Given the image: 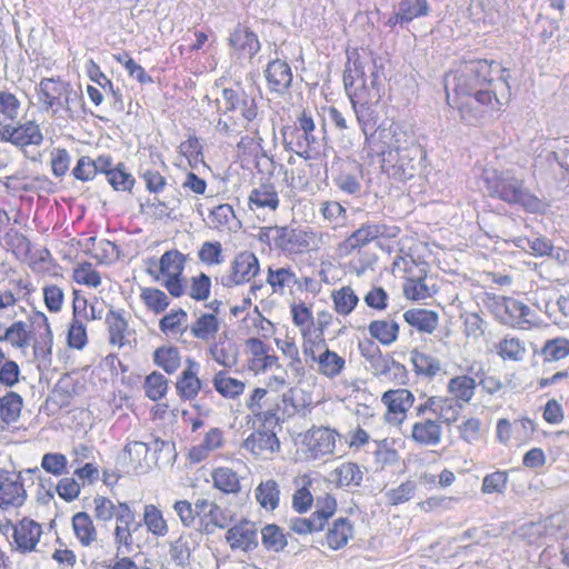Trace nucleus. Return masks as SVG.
I'll use <instances>...</instances> for the list:
<instances>
[{
	"label": "nucleus",
	"mask_w": 569,
	"mask_h": 569,
	"mask_svg": "<svg viewBox=\"0 0 569 569\" xmlns=\"http://www.w3.org/2000/svg\"><path fill=\"white\" fill-rule=\"evenodd\" d=\"M509 78L507 69L496 61H467L446 78L448 104L459 111L462 121L476 123L509 102Z\"/></svg>",
	"instance_id": "obj_1"
},
{
	"label": "nucleus",
	"mask_w": 569,
	"mask_h": 569,
	"mask_svg": "<svg viewBox=\"0 0 569 569\" xmlns=\"http://www.w3.org/2000/svg\"><path fill=\"white\" fill-rule=\"evenodd\" d=\"M368 156L379 157L382 171L398 181L416 177L426 158L412 136L395 123L373 131L368 138Z\"/></svg>",
	"instance_id": "obj_2"
},
{
	"label": "nucleus",
	"mask_w": 569,
	"mask_h": 569,
	"mask_svg": "<svg viewBox=\"0 0 569 569\" xmlns=\"http://www.w3.org/2000/svg\"><path fill=\"white\" fill-rule=\"evenodd\" d=\"M217 110L220 114L214 126L217 133L229 137L244 129L260 144L262 138L259 134L258 106L243 88H224L217 99Z\"/></svg>",
	"instance_id": "obj_3"
},
{
	"label": "nucleus",
	"mask_w": 569,
	"mask_h": 569,
	"mask_svg": "<svg viewBox=\"0 0 569 569\" xmlns=\"http://www.w3.org/2000/svg\"><path fill=\"white\" fill-rule=\"evenodd\" d=\"M480 180L490 197L510 206H519L531 213L541 212L545 208L543 202L526 187L523 178L512 169L498 170L486 167Z\"/></svg>",
	"instance_id": "obj_4"
},
{
	"label": "nucleus",
	"mask_w": 569,
	"mask_h": 569,
	"mask_svg": "<svg viewBox=\"0 0 569 569\" xmlns=\"http://www.w3.org/2000/svg\"><path fill=\"white\" fill-rule=\"evenodd\" d=\"M40 109L58 116L63 111L73 119L82 110V96L72 86L60 78H43L36 87Z\"/></svg>",
	"instance_id": "obj_5"
},
{
	"label": "nucleus",
	"mask_w": 569,
	"mask_h": 569,
	"mask_svg": "<svg viewBox=\"0 0 569 569\" xmlns=\"http://www.w3.org/2000/svg\"><path fill=\"white\" fill-rule=\"evenodd\" d=\"M186 256L177 249L166 251L159 260V276L156 280L163 279L162 284L168 292L179 298L186 293V281L182 272L186 264Z\"/></svg>",
	"instance_id": "obj_6"
},
{
	"label": "nucleus",
	"mask_w": 569,
	"mask_h": 569,
	"mask_svg": "<svg viewBox=\"0 0 569 569\" xmlns=\"http://www.w3.org/2000/svg\"><path fill=\"white\" fill-rule=\"evenodd\" d=\"M39 469L29 468L20 472L0 470V508H19L27 500V491L23 486V475H29L33 481V476Z\"/></svg>",
	"instance_id": "obj_7"
},
{
	"label": "nucleus",
	"mask_w": 569,
	"mask_h": 569,
	"mask_svg": "<svg viewBox=\"0 0 569 569\" xmlns=\"http://www.w3.org/2000/svg\"><path fill=\"white\" fill-rule=\"evenodd\" d=\"M400 233V228L386 223L367 222L361 224L353 231L341 244L340 250L345 254H351L353 251L361 249L371 241L379 238H396Z\"/></svg>",
	"instance_id": "obj_8"
},
{
	"label": "nucleus",
	"mask_w": 569,
	"mask_h": 569,
	"mask_svg": "<svg viewBox=\"0 0 569 569\" xmlns=\"http://www.w3.org/2000/svg\"><path fill=\"white\" fill-rule=\"evenodd\" d=\"M487 307L503 325L516 327L528 323L531 313L530 307L510 297H488Z\"/></svg>",
	"instance_id": "obj_9"
},
{
	"label": "nucleus",
	"mask_w": 569,
	"mask_h": 569,
	"mask_svg": "<svg viewBox=\"0 0 569 569\" xmlns=\"http://www.w3.org/2000/svg\"><path fill=\"white\" fill-rule=\"evenodd\" d=\"M260 272L257 256L248 250L239 252L230 263L229 272L223 274L220 283L232 288L250 282Z\"/></svg>",
	"instance_id": "obj_10"
},
{
	"label": "nucleus",
	"mask_w": 569,
	"mask_h": 569,
	"mask_svg": "<svg viewBox=\"0 0 569 569\" xmlns=\"http://www.w3.org/2000/svg\"><path fill=\"white\" fill-rule=\"evenodd\" d=\"M316 233L312 230L276 227L274 246L289 254H298L310 250L315 246Z\"/></svg>",
	"instance_id": "obj_11"
},
{
	"label": "nucleus",
	"mask_w": 569,
	"mask_h": 569,
	"mask_svg": "<svg viewBox=\"0 0 569 569\" xmlns=\"http://www.w3.org/2000/svg\"><path fill=\"white\" fill-rule=\"evenodd\" d=\"M134 522L136 516L129 505L120 502L119 515H117V525L113 532L117 556L120 553H129L133 550L132 532L140 527V523Z\"/></svg>",
	"instance_id": "obj_12"
},
{
	"label": "nucleus",
	"mask_w": 569,
	"mask_h": 569,
	"mask_svg": "<svg viewBox=\"0 0 569 569\" xmlns=\"http://www.w3.org/2000/svg\"><path fill=\"white\" fill-rule=\"evenodd\" d=\"M381 401L387 407L386 420L400 425L406 419L407 411L412 407L415 396L408 389L388 390L382 395Z\"/></svg>",
	"instance_id": "obj_13"
},
{
	"label": "nucleus",
	"mask_w": 569,
	"mask_h": 569,
	"mask_svg": "<svg viewBox=\"0 0 569 569\" xmlns=\"http://www.w3.org/2000/svg\"><path fill=\"white\" fill-rule=\"evenodd\" d=\"M284 142L288 149L306 160H318L323 156L325 143L315 133L290 131L284 133Z\"/></svg>",
	"instance_id": "obj_14"
},
{
	"label": "nucleus",
	"mask_w": 569,
	"mask_h": 569,
	"mask_svg": "<svg viewBox=\"0 0 569 569\" xmlns=\"http://www.w3.org/2000/svg\"><path fill=\"white\" fill-rule=\"evenodd\" d=\"M363 179L362 166L355 160H341L333 174L335 186L343 193L358 194Z\"/></svg>",
	"instance_id": "obj_15"
},
{
	"label": "nucleus",
	"mask_w": 569,
	"mask_h": 569,
	"mask_svg": "<svg viewBox=\"0 0 569 569\" xmlns=\"http://www.w3.org/2000/svg\"><path fill=\"white\" fill-rule=\"evenodd\" d=\"M366 70L370 71L363 87L356 86L347 91L349 97H360L369 99V101H380L386 92V74L382 66L378 63H369Z\"/></svg>",
	"instance_id": "obj_16"
},
{
	"label": "nucleus",
	"mask_w": 569,
	"mask_h": 569,
	"mask_svg": "<svg viewBox=\"0 0 569 569\" xmlns=\"http://www.w3.org/2000/svg\"><path fill=\"white\" fill-rule=\"evenodd\" d=\"M226 539L233 550H252L258 546V528L254 522L240 521L227 531Z\"/></svg>",
	"instance_id": "obj_17"
},
{
	"label": "nucleus",
	"mask_w": 569,
	"mask_h": 569,
	"mask_svg": "<svg viewBox=\"0 0 569 569\" xmlns=\"http://www.w3.org/2000/svg\"><path fill=\"white\" fill-rule=\"evenodd\" d=\"M279 204V193L272 183H261L248 197V207L253 212H274Z\"/></svg>",
	"instance_id": "obj_18"
},
{
	"label": "nucleus",
	"mask_w": 569,
	"mask_h": 569,
	"mask_svg": "<svg viewBox=\"0 0 569 569\" xmlns=\"http://www.w3.org/2000/svg\"><path fill=\"white\" fill-rule=\"evenodd\" d=\"M208 352L218 365L224 368H232L238 363L239 348L227 332L218 336L209 346Z\"/></svg>",
	"instance_id": "obj_19"
},
{
	"label": "nucleus",
	"mask_w": 569,
	"mask_h": 569,
	"mask_svg": "<svg viewBox=\"0 0 569 569\" xmlns=\"http://www.w3.org/2000/svg\"><path fill=\"white\" fill-rule=\"evenodd\" d=\"M353 111L357 117V121L360 126V129L362 133L365 134V146L363 151L368 153L369 151V144H368V138L371 137V131L376 126V111L373 109V106L379 103V101H369V99L365 98L363 96L360 97H349Z\"/></svg>",
	"instance_id": "obj_20"
},
{
	"label": "nucleus",
	"mask_w": 569,
	"mask_h": 569,
	"mask_svg": "<svg viewBox=\"0 0 569 569\" xmlns=\"http://www.w3.org/2000/svg\"><path fill=\"white\" fill-rule=\"evenodd\" d=\"M243 448L262 459H269L280 449V442L274 432L256 431L243 442Z\"/></svg>",
	"instance_id": "obj_21"
},
{
	"label": "nucleus",
	"mask_w": 569,
	"mask_h": 569,
	"mask_svg": "<svg viewBox=\"0 0 569 569\" xmlns=\"http://www.w3.org/2000/svg\"><path fill=\"white\" fill-rule=\"evenodd\" d=\"M200 365L192 358L186 360V368L177 380L176 388L182 399L191 400L201 389V380L198 377Z\"/></svg>",
	"instance_id": "obj_22"
},
{
	"label": "nucleus",
	"mask_w": 569,
	"mask_h": 569,
	"mask_svg": "<svg viewBox=\"0 0 569 569\" xmlns=\"http://www.w3.org/2000/svg\"><path fill=\"white\" fill-rule=\"evenodd\" d=\"M565 517L560 513L551 515L538 522H531L527 526L525 535L530 542L539 543L547 538H556L563 527Z\"/></svg>",
	"instance_id": "obj_23"
},
{
	"label": "nucleus",
	"mask_w": 569,
	"mask_h": 569,
	"mask_svg": "<svg viewBox=\"0 0 569 569\" xmlns=\"http://www.w3.org/2000/svg\"><path fill=\"white\" fill-rule=\"evenodd\" d=\"M41 535V526L31 519L24 518L13 526V540L22 552L34 550Z\"/></svg>",
	"instance_id": "obj_24"
},
{
	"label": "nucleus",
	"mask_w": 569,
	"mask_h": 569,
	"mask_svg": "<svg viewBox=\"0 0 569 569\" xmlns=\"http://www.w3.org/2000/svg\"><path fill=\"white\" fill-rule=\"evenodd\" d=\"M207 224L217 231L237 232L241 221L237 218L231 204L222 203L212 208L208 214Z\"/></svg>",
	"instance_id": "obj_25"
},
{
	"label": "nucleus",
	"mask_w": 569,
	"mask_h": 569,
	"mask_svg": "<svg viewBox=\"0 0 569 569\" xmlns=\"http://www.w3.org/2000/svg\"><path fill=\"white\" fill-rule=\"evenodd\" d=\"M411 439L421 446H438L442 439L441 425L432 419L415 422L411 428Z\"/></svg>",
	"instance_id": "obj_26"
},
{
	"label": "nucleus",
	"mask_w": 569,
	"mask_h": 569,
	"mask_svg": "<svg viewBox=\"0 0 569 569\" xmlns=\"http://www.w3.org/2000/svg\"><path fill=\"white\" fill-rule=\"evenodd\" d=\"M229 44L249 59H252L261 48L258 36L243 26H238L230 34Z\"/></svg>",
	"instance_id": "obj_27"
},
{
	"label": "nucleus",
	"mask_w": 569,
	"mask_h": 569,
	"mask_svg": "<svg viewBox=\"0 0 569 569\" xmlns=\"http://www.w3.org/2000/svg\"><path fill=\"white\" fill-rule=\"evenodd\" d=\"M369 63H377V60L369 56H358L352 62L349 60L343 73L346 91L356 86L363 87L370 71L366 70Z\"/></svg>",
	"instance_id": "obj_28"
},
{
	"label": "nucleus",
	"mask_w": 569,
	"mask_h": 569,
	"mask_svg": "<svg viewBox=\"0 0 569 569\" xmlns=\"http://www.w3.org/2000/svg\"><path fill=\"white\" fill-rule=\"evenodd\" d=\"M264 73L270 89L276 92L286 91L292 82L290 66L280 59L269 62Z\"/></svg>",
	"instance_id": "obj_29"
},
{
	"label": "nucleus",
	"mask_w": 569,
	"mask_h": 569,
	"mask_svg": "<svg viewBox=\"0 0 569 569\" xmlns=\"http://www.w3.org/2000/svg\"><path fill=\"white\" fill-rule=\"evenodd\" d=\"M33 322L39 327H43L44 329V332L40 335L39 339H37L33 345L34 356L37 359L49 363L51 361L53 339L49 320L44 313L38 312L34 316Z\"/></svg>",
	"instance_id": "obj_30"
},
{
	"label": "nucleus",
	"mask_w": 569,
	"mask_h": 569,
	"mask_svg": "<svg viewBox=\"0 0 569 569\" xmlns=\"http://www.w3.org/2000/svg\"><path fill=\"white\" fill-rule=\"evenodd\" d=\"M313 362L318 365L317 372L328 379L337 378L346 368L345 358L329 348H325Z\"/></svg>",
	"instance_id": "obj_31"
},
{
	"label": "nucleus",
	"mask_w": 569,
	"mask_h": 569,
	"mask_svg": "<svg viewBox=\"0 0 569 569\" xmlns=\"http://www.w3.org/2000/svg\"><path fill=\"white\" fill-rule=\"evenodd\" d=\"M353 536V527L348 518H338L328 528L326 542L332 550H339L347 546Z\"/></svg>",
	"instance_id": "obj_32"
},
{
	"label": "nucleus",
	"mask_w": 569,
	"mask_h": 569,
	"mask_svg": "<svg viewBox=\"0 0 569 569\" xmlns=\"http://www.w3.org/2000/svg\"><path fill=\"white\" fill-rule=\"evenodd\" d=\"M266 281L273 293L283 295L298 283V276L290 267H269Z\"/></svg>",
	"instance_id": "obj_33"
},
{
	"label": "nucleus",
	"mask_w": 569,
	"mask_h": 569,
	"mask_svg": "<svg viewBox=\"0 0 569 569\" xmlns=\"http://www.w3.org/2000/svg\"><path fill=\"white\" fill-rule=\"evenodd\" d=\"M339 435L328 428L313 429L310 435V449L315 456H326L335 452L336 441Z\"/></svg>",
	"instance_id": "obj_34"
},
{
	"label": "nucleus",
	"mask_w": 569,
	"mask_h": 569,
	"mask_svg": "<svg viewBox=\"0 0 569 569\" xmlns=\"http://www.w3.org/2000/svg\"><path fill=\"white\" fill-rule=\"evenodd\" d=\"M223 446V432L219 428H211L202 441L190 449V459L194 462L204 460L210 452Z\"/></svg>",
	"instance_id": "obj_35"
},
{
	"label": "nucleus",
	"mask_w": 569,
	"mask_h": 569,
	"mask_svg": "<svg viewBox=\"0 0 569 569\" xmlns=\"http://www.w3.org/2000/svg\"><path fill=\"white\" fill-rule=\"evenodd\" d=\"M233 519V513L226 508H221L216 502L212 503L208 512L203 515V519L200 521L201 531L210 535L213 533L217 528H227Z\"/></svg>",
	"instance_id": "obj_36"
},
{
	"label": "nucleus",
	"mask_w": 569,
	"mask_h": 569,
	"mask_svg": "<svg viewBox=\"0 0 569 569\" xmlns=\"http://www.w3.org/2000/svg\"><path fill=\"white\" fill-rule=\"evenodd\" d=\"M405 320L421 332L432 333L438 327V315L427 309H411L403 313Z\"/></svg>",
	"instance_id": "obj_37"
},
{
	"label": "nucleus",
	"mask_w": 569,
	"mask_h": 569,
	"mask_svg": "<svg viewBox=\"0 0 569 569\" xmlns=\"http://www.w3.org/2000/svg\"><path fill=\"white\" fill-rule=\"evenodd\" d=\"M213 387L223 398L236 399L244 391L243 381L232 378L227 371H218L212 379Z\"/></svg>",
	"instance_id": "obj_38"
},
{
	"label": "nucleus",
	"mask_w": 569,
	"mask_h": 569,
	"mask_svg": "<svg viewBox=\"0 0 569 569\" xmlns=\"http://www.w3.org/2000/svg\"><path fill=\"white\" fill-rule=\"evenodd\" d=\"M106 323L109 333V343L119 348L126 345L128 322L120 311L110 310L106 316Z\"/></svg>",
	"instance_id": "obj_39"
},
{
	"label": "nucleus",
	"mask_w": 569,
	"mask_h": 569,
	"mask_svg": "<svg viewBox=\"0 0 569 569\" xmlns=\"http://www.w3.org/2000/svg\"><path fill=\"white\" fill-rule=\"evenodd\" d=\"M513 244L535 257L552 256L555 247L552 242L542 236L532 238L518 237L512 240Z\"/></svg>",
	"instance_id": "obj_40"
},
{
	"label": "nucleus",
	"mask_w": 569,
	"mask_h": 569,
	"mask_svg": "<svg viewBox=\"0 0 569 569\" xmlns=\"http://www.w3.org/2000/svg\"><path fill=\"white\" fill-rule=\"evenodd\" d=\"M72 528L76 537L83 547H89L97 540V530L87 512H78L72 517Z\"/></svg>",
	"instance_id": "obj_41"
},
{
	"label": "nucleus",
	"mask_w": 569,
	"mask_h": 569,
	"mask_svg": "<svg viewBox=\"0 0 569 569\" xmlns=\"http://www.w3.org/2000/svg\"><path fill=\"white\" fill-rule=\"evenodd\" d=\"M369 333L385 346L393 343L399 333V325L392 319L375 320L368 327Z\"/></svg>",
	"instance_id": "obj_42"
},
{
	"label": "nucleus",
	"mask_w": 569,
	"mask_h": 569,
	"mask_svg": "<svg viewBox=\"0 0 569 569\" xmlns=\"http://www.w3.org/2000/svg\"><path fill=\"white\" fill-rule=\"evenodd\" d=\"M476 387V379L463 375L451 378L447 388L455 400L467 403L472 399Z\"/></svg>",
	"instance_id": "obj_43"
},
{
	"label": "nucleus",
	"mask_w": 569,
	"mask_h": 569,
	"mask_svg": "<svg viewBox=\"0 0 569 569\" xmlns=\"http://www.w3.org/2000/svg\"><path fill=\"white\" fill-rule=\"evenodd\" d=\"M410 362L413 366L415 372L419 376L433 378L441 370V362L439 359L425 352H420L417 349H413L410 352Z\"/></svg>",
	"instance_id": "obj_44"
},
{
	"label": "nucleus",
	"mask_w": 569,
	"mask_h": 569,
	"mask_svg": "<svg viewBox=\"0 0 569 569\" xmlns=\"http://www.w3.org/2000/svg\"><path fill=\"white\" fill-rule=\"evenodd\" d=\"M254 495L258 503L267 510H274L279 506L280 489L273 479L260 482Z\"/></svg>",
	"instance_id": "obj_45"
},
{
	"label": "nucleus",
	"mask_w": 569,
	"mask_h": 569,
	"mask_svg": "<svg viewBox=\"0 0 569 569\" xmlns=\"http://www.w3.org/2000/svg\"><path fill=\"white\" fill-rule=\"evenodd\" d=\"M219 320L212 313H202L190 327L191 335L202 341L214 338L219 331Z\"/></svg>",
	"instance_id": "obj_46"
},
{
	"label": "nucleus",
	"mask_w": 569,
	"mask_h": 569,
	"mask_svg": "<svg viewBox=\"0 0 569 569\" xmlns=\"http://www.w3.org/2000/svg\"><path fill=\"white\" fill-rule=\"evenodd\" d=\"M333 481L339 487H358L362 482L363 472L355 462H343L332 471Z\"/></svg>",
	"instance_id": "obj_47"
},
{
	"label": "nucleus",
	"mask_w": 569,
	"mask_h": 569,
	"mask_svg": "<svg viewBox=\"0 0 569 569\" xmlns=\"http://www.w3.org/2000/svg\"><path fill=\"white\" fill-rule=\"evenodd\" d=\"M327 321L323 323L320 322V328H316L308 332L301 333L302 336V352L306 357H309L312 361H315L318 355L325 350L327 347L326 340L323 338V328Z\"/></svg>",
	"instance_id": "obj_48"
},
{
	"label": "nucleus",
	"mask_w": 569,
	"mask_h": 569,
	"mask_svg": "<svg viewBox=\"0 0 569 569\" xmlns=\"http://www.w3.org/2000/svg\"><path fill=\"white\" fill-rule=\"evenodd\" d=\"M23 400L20 395L8 391L0 398V418L3 422L10 425L18 421Z\"/></svg>",
	"instance_id": "obj_49"
},
{
	"label": "nucleus",
	"mask_w": 569,
	"mask_h": 569,
	"mask_svg": "<svg viewBox=\"0 0 569 569\" xmlns=\"http://www.w3.org/2000/svg\"><path fill=\"white\" fill-rule=\"evenodd\" d=\"M213 486L224 493H238L241 490L240 479L232 469L219 467L212 471Z\"/></svg>",
	"instance_id": "obj_50"
},
{
	"label": "nucleus",
	"mask_w": 569,
	"mask_h": 569,
	"mask_svg": "<svg viewBox=\"0 0 569 569\" xmlns=\"http://www.w3.org/2000/svg\"><path fill=\"white\" fill-rule=\"evenodd\" d=\"M143 522L147 530L156 537H164L169 532L168 523L161 510L154 505L144 506Z\"/></svg>",
	"instance_id": "obj_51"
},
{
	"label": "nucleus",
	"mask_w": 569,
	"mask_h": 569,
	"mask_svg": "<svg viewBox=\"0 0 569 569\" xmlns=\"http://www.w3.org/2000/svg\"><path fill=\"white\" fill-rule=\"evenodd\" d=\"M369 363L373 375L377 377H388L393 373L395 377L399 376L400 378H405L407 375V370L403 365L390 357L383 356L382 353L372 359Z\"/></svg>",
	"instance_id": "obj_52"
},
{
	"label": "nucleus",
	"mask_w": 569,
	"mask_h": 569,
	"mask_svg": "<svg viewBox=\"0 0 569 569\" xmlns=\"http://www.w3.org/2000/svg\"><path fill=\"white\" fill-rule=\"evenodd\" d=\"M89 76L92 81L97 82L111 97L112 107L118 111H122L124 106L120 89L116 88L112 81L96 64H93V70L89 71Z\"/></svg>",
	"instance_id": "obj_53"
},
{
	"label": "nucleus",
	"mask_w": 569,
	"mask_h": 569,
	"mask_svg": "<svg viewBox=\"0 0 569 569\" xmlns=\"http://www.w3.org/2000/svg\"><path fill=\"white\" fill-rule=\"evenodd\" d=\"M401 20L410 23L415 19L429 16L431 9L427 0H400L397 8Z\"/></svg>",
	"instance_id": "obj_54"
},
{
	"label": "nucleus",
	"mask_w": 569,
	"mask_h": 569,
	"mask_svg": "<svg viewBox=\"0 0 569 569\" xmlns=\"http://www.w3.org/2000/svg\"><path fill=\"white\" fill-rule=\"evenodd\" d=\"M319 211L322 214L323 219L333 229L343 227L346 224L347 210L338 201H332V200L322 201L320 203Z\"/></svg>",
	"instance_id": "obj_55"
},
{
	"label": "nucleus",
	"mask_w": 569,
	"mask_h": 569,
	"mask_svg": "<svg viewBox=\"0 0 569 569\" xmlns=\"http://www.w3.org/2000/svg\"><path fill=\"white\" fill-rule=\"evenodd\" d=\"M43 140V136L39 126L32 121L17 127L13 137V144L26 147L30 144L39 146Z\"/></svg>",
	"instance_id": "obj_56"
},
{
	"label": "nucleus",
	"mask_w": 569,
	"mask_h": 569,
	"mask_svg": "<svg viewBox=\"0 0 569 569\" xmlns=\"http://www.w3.org/2000/svg\"><path fill=\"white\" fill-rule=\"evenodd\" d=\"M154 363L167 373H173L180 367L181 358L178 348L160 347L153 353Z\"/></svg>",
	"instance_id": "obj_57"
},
{
	"label": "nucleus",
	"mask_w": 569,
	"mask_h": 569,
	"mask_svg": "<svg viewBox=\"0 0 569 569\" xmlns=\"http://www.w3.org/2000/svg\"><path fill=\"white\" fill-rule=\"evenodd\" d=\"M143 389L150 400L158 401L167 393L168 379L162 373L153 371L146 377Z\"/></svg>",
	"instance_id": "obj_58"
},
{
	"label": "nucleus",
	"mask_w": 569,
	"mask_h": 569,
	"mask_svg": "<svg viewBox=\"0 0 569 569\" xmlns=\"http://www.w3.org/2000/svg\"><path fill=\"white\" fill-rule=\"evenodd\" d=\"M393 266L403 270L406 280L427 278L429 272V266L426 261H417L412 257H399Z\"/></svg>",
	"instance_id": "obj_59"
},
{
	"label": "nucleus",
	"mask_w": 569,
	"mask_h": 569,
	"mask_svg": "<svg viewBox=\"0 0 569 569\" xmlns=\"http://www.w3.org/2000/svg\"><path fill=\"white\" fill-rule=\"evenodd\" d=\"M462 405L453 398L439 397L436 416L447 425L456 422L461 413Z\"/></svg>",
	"instance_id": "obj_60"
},
{
	"label": "nucleus",
	"mask_w": 569,
	"mask_h": 569,
	"mask_svg": "<svg viewBox=\"0 0 569 569\" xmlns=\"http://www.w3.org/2000/svg\"><path fill=\"white\" fill-rule=\"evenodd\" d=\"M335 309L339 315H349L358 303V297L350 287H342L332 292Z\"/></svg>",
	"instance_id": "obj_61"
},
{
	"label": "nucleus",
	"mask_w": 569,
	"mask_h": 569,
	"mask_svg": "<svg viewBox=\"0 0 569 569\" xmlns=\"http://www.w3.org/2000/svg\"><path fill=\"white\" fill-rule=\"evenodd\" d=\"M149 447L142 441L128 442L123 449V458L129 460V467L133 471L142 468V461L146 460Z\"/></svg>",
	"instance_id": "obj_62"
},
{
	"label": "nucleus",
	"mask_w": 569,
	"mask_h": 569,
	"mask_svg": "<svg viewBox=\"0 0 569 569\" xmlns=\"http://www.w3.org/2000/svg\"><path fill=\"white\" fill-rule=\"evenodd\" d=\"M141 299L144 305L154 313L164 311L169 306V299L167 295L160 289L144 288L141 291Z\"/></svg>",
	"instance_id": "obj_63"
},
{
	"label": "nucleus",
	"mask_w": 569,
	"mask_h": 569,
	"mask_svg": "<svg viewBox=\"0 0 569 569\" xmlns=\"http://www.w3.org/2000/svg\"><path fill=\"white\" fill-rule=\"evenodd\" d=\"M542 355L548 361H558L569 355V340L566 338H556L546 341L542 348Z\"/></svg>",
	"instance_id": "obj_64"
}]
</instances>
